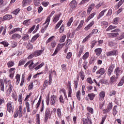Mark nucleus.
<instances>
[{
    "mask_svg": "<svg viewBox=\"0 0 124 124\" xmlns=\"http://www.w3.org/2000/svg\"><path fill=\"white\" fill-rule=\"evenodd\" d=\"M114 68H115L114 64H111L109 66L108 70V76H111V74H112V73L113 72V70H114Z\"/></svg>",
    "mask_w": 124,
    "mask_h": 124,
    "instance_id": "9d476101",
    "label": "nucleus"
},
{
    "mask_svg": "<svg viewBox=\"0 0 124 124\" xmlns=\"http://www.w3.org/2000/svg\"><path fill=\"white\" fill-rule=\"evenodd\" d=\"M119 31L118 29L113 30L111 31L112 33H108V35L109 37H116L119 35L118 31Z\"/></svg>",
    "mask_w": 124,
    "mask_h": 124,
    "instance_id": "39448f33",
    "label": "nucleus"
},
{
    "mask_svg": "<svg viewBox=\"0 0 124 124\" xmlns=\"http://www.w3.org/2000/svg\"><path fill=\"white\" fill-rule=\"evenodd\" d=\"M107 11V9H105L103 11H102L99 14L98 17H97V19H99L103 15H104V14Z\"/></svg>",
    "mask_w": 124,
    "mask_h": 124,
    "instance_id": "bb28decb",
    "label": "nucleus"
},
{
    "mask_svg": "<svg viewBox=\"0 0 124 124\" xmlns=\"http://www.w3.org/2000/svg\"><path fill=\"white\" fill-rule=\"evenodd\" d=\"M119 20H120V18L116 17L113 19V24H118V22H119Z\"/></svg>",
    "mask_w": 124,
    "mask_h": 124,
    "instance_id": "338daca9",
    "label": "nucleus"
},
{
    "mask_svg": "<svg viewBox=\"0 0 124 124\" xmlns=\"http://www.w3.org/2000/svg\"><path fill=\"white\" fill-rule=\"evenodd\" d=\"M55 14V11H53L49 15V16L46 18V22H45V24H47V23H50V20L51 19V17L53 16V15Z\"/></svg>",
    "mask_w": 124,
    "mask_h": 124,
    "instance_id": "6ab92c4d",
    "label": "nucleus"
},
{
    "mask_svg": "<svg viewBox=\"0 0 124 124\" xmlns=\"http://www.w3.org/2000/svg\"><path fill=\"white\" fill-rule=\"evenodd\" d=\"M62 20H61L56 25V27H55V30H58V29H59V28H60V26H61V25H62Z\"/></svg>",
    "mask_w": 124,
    "mask_h": 124,
    "instance_id": "a18cd8bd",
    "label": "nucleus"
},
{
    "mask_svg": "<svg viewBox=\"0 0 124 124\" xmlns=\"http://www.w3.org/2000/svg\"><path fill=\"white\" fill-rule=\"evenodd\" d=\"M117 55H118V51L117 50L109 51L107 53V55L108 57H112V56H117Z\"/></svg>",
    "mask_w": 124,
    "mask_h": 124,
    "instance_id": "f8f14e48",
    "label": "nucleus"
},
{
    "mask_svg": "<svg viewBox=\"0 0 124 124\" xmlns=\"http://www.w3.org/2000/svg\"><path fill=\"white\" fill-rule=\"evenodd\" d=\"M94 6H95V4H94V3H92L90 5V6L89 7L87 10V14H88V15H90L92 10L93 9V8H94Z\"/></svg>",
    "mask_w": 124,
    "mask_h": 124,
    "instance_id": "a211bd4d",
    "label": "nucleus"
},
{
    "mask_svg": "<svg viewBox=\"0 0 124 124\" xmlns=\"http://www.w3.org/2000/svg\"><path fill=\"white\" fill-rule=\"evenodd\" d=\"M57 102V96L55 95L50 96V104L53 106H55V103Z\"/></svg>",
    "mask_w": 124,
    "mask_h": 124,
    "instance_id": "1a4fd4ad",
    "label": "nucleus"
},
{
    "mask_svg": "<svg viewBox=\"0 0 124 124\" xmlns=\"http://www.w3.org/2000/svg\"><path fill=\"white\" fill-rule=\"evenodd\" d=\"M21 10L19 8L16 9L14 12H12L13 14H14L15 15H17L19 12H20V11Z\"/></svg>",
    "mask_w": 124,
    "mask_h": 124,
    "instance_id": "4d7b16f0",
    "label": "nucleus"
},
{
    "mask_svg": "<svg viewBox=\"0 0 124 124\" xmlns=\"http://www.w3.org/2000/svg\"><path fill=\"white\" fill-rule=\"evenodd\" d=\"M95 14H96V13H93L91 15H90L87 18L86 22H89V21L91 19H93V18L94 17V15H95Z\"/></svg>",
    "mask_w": 124,
    "mask_h": 124,
    "instance_id": "7c9ffc66",
    "label": "nucleus"
},
{
    "mask_svg": "<svg viewBox=\"0 0 124 124\" xmlns=\"http://www.w3.org/2000/svg\"><path fill=\"white\" fill-rule=\"evenodd\" d=\"M14 30V32H16L17 31H20V32H22V31L23 29L20 28H16Z\"/></svg>",
    "mask_w": 124,
    "mask_h": 124,
    "instance_id": "603ef678",
    "label": "nucleus"
},
{
    "mask_svg": "<svg viewBox=\"0 0 124 124\" xmlns=\"http://www.w3.org/2000/svg\"><path fill=\"white\" fill-rule=\"evenodd\" d=\"M49 22H47L46 24H45V23H44V24H43L44 27H42V28L41 30V32H42V33H44V32H45V31H46V30H47V28H48V26H49Z\"/></svg>",
    "mask_w": 124,
    "mask_h": 124,
    "instance_id": "4468645a",
    "label": "nucleus"
},
{
    "mask_svg": "<svg viewBox=\"0 0 124 124\" xmlns=\"http://www.w3.org/2000/svg\"><path fill=\"white\" fill-rule=\"evenodd\" d=\"M86 81L87 83H89V84L93 83V80L92 79V78H87Z\"/></svg>",
    "mask_w": 124,
    "mask_h": 124,
    "instance_id": "bf43d9fd",
    "label": "nucleus"
},
{
    "mask_svg": "<svg viewBox=\"0 0 124 124\" xmlns=\"http://www.w3.org/2000/svg\"><path fill=\"white\" fill-rule=\"evenodd\" d=\"M77 4H78V2L76 0H72L69 3V6L70 7V12H73V11L76 9L77 7Z\"/></svg>",
    "mask_w": 124,
    "mask_h": 124,
    "instance_id": "f03ea898",
    "label": "nucleus"
},
{
    "mask_svg": "<svg viewBox=\"0 0 124 124\" xmlns=\"http://www.w3.org/2000/svg\"><path fill=\"white\" fill-rule=\"evenodd\" d=\"M15 68H11L9 69V72L10 73L9 77L11 78V79H13V77H14V74H15Z\"/></svg>",
    "mask_w": 124,
    "mask_h": 124,
    "instance_id": "9b49d317",
    "label": "nucleus"
},
{
    "mask_svg": "<svg viewBox=\"0 0 124 124\" xmlns=\"http://www.w3.org/2000/svg\"><path fill=\"white\" fill-rule=\"evenodd\" d=\"M124 0H121L117 5V8H119L120 6H121V5H122V4L124 3Z\"/></svg>",
    "mask_w": 124,
    "mask_h": 124,
    "instance_id": "e2e57ef3",
    "label": "nucleus"
},
{
    "mask_svg": "<svg viewBox=\"0 0 124 124\" xmlns=\"http://www.w3.org/2000/svg\"><path fill=\"white\" fill-rule=\"evenodd\" d=\"M12 97H13V98L14 99H15V101H16L17 100V96H16V93H12Z\"/></svg>",
    "mask_w": 124,
    "mask_h": 124,
    "instance_id": "0e129e2a",
    "label": "nucleus"
},
{
    "mask_svg": "<svg viewBox=\"0 0 124 124\" xmlns=\"http://www.w3.org/2000/svg\"><path fill=\"white\" fill-rule=\"evenodd\" d=\"M44 65V62L41 63L40 65H38L37 67H36L34 69L35 70H38V69H40V68H41L42 66Z\"/></svg>",
    "mask_w": 124,
    "mask_h": 124,
    "instance_id": "09e8293b",
    "label": "nucleus"
},
{
    "mask_svg": "<svg viewBox=\"0 0 124 124\" xmlns=\"http://www.w3.org/2000/svg\"><path fill=\"white\" fill-rule=\"evenodd\" d=\"M66 38V35H64V36H62V38L60 40V42H61V43H62V42H64Z\"/></svg>",
    "mask_w": 124,
    "mask_h": 124,
    "instance_id": "5fc2aeb1",
    "label": "nucleus"
},
{
    "mask_svg": "<svg viewBox=\"0 0 124 124\" xmlns=\"http://www.w3.org/2000/svg\"><path fill=\"white\" fill-rule=\"evenodd\" d=\"M26 109L27 112H31V108H30V103H29V102H26Z\"/></svg>",
    "mask_w": 124,
    "mask_h": 124,
    "instance_id": "8fccbe9b",
    "label": "nucleus"
},
{
    "mask_svg": "<svg viewBox=\"0 0 124 124\" xmlns=\"http://www.w3.org/2000/svg\"><path fill=\"white\" fill-rule=\"evenodd\" d=\"M114 73L116 76L119 78V76H120V75L123 73V71L122 70L121 68L117 67L114 70Z\"/></svg>",
    "mask_w": 124,
    "mask_h": 124,
    "instance_id": "6e6552de",
    "label": "nucleus"
},
{
    "mask_svg": "<svg viewBox=\"0 0 124 124\" xmlns=\"http://www.w3.org/2000/svg\"><path fill=\"white\" fill-rule=\"evenodd\" d=\"M45 50V47H43L41 48V50H35L34 52V57H38V56H40V55L44 52Z\"/></svg>",
    "mask_w": 124,
    "mask_h": 124,
    "instance_id": "423d86ee",
    "label": "nucleus"
},
{
    "mask_svg": "<svg viewBox=\"0 0 124 124\" xmlns=\"http://www.w3.org/2000/svg\"><path fill=\"white\" fill-rule=\"evenodd\" d=\"M72 22H73V17H71L69 19V21L67 23V27H70V26H71V24H72Z\"/></svg>",
    "mask_w": 124,
    "mask_h": 124,
    "instance_id": "79ce46f5",
    "label": "nucleus"
},
{
    "mask_svg": "<svg viewBox=\"0 0 124 124\" xmlns=\"http://www.w3.org/2000/svg\"><path fill=\"white\" fill-rule=\"evenodd\" d=\"M21 78V76L17 74L16 76V85H19V83L20 82V78Z\"/></svg>",
    "mask_w": 124,
    "mask_h": 124,
    "instance_id": "c756f323",
    "label": "nucleus"
},
{
    "mask_svg": "<svg viewBox=\"0 0 124 124\" xmlns=\"http://www.w3.org/2000/svg\"><path fill=\"white\" fill-rule=\"evenodd\" d=\"M39 37V33H37V34L34 35L31 39V42L33 43L36 39H37Z\"/></svg>",
    "mask_w": 124,
    "mask_h": 124,
    "instance_id": "cd10ccee",
    "label": "nucleus"
},
{
    "mask_svg": "<svg viewBox=\"0 0 124 124\" xmlns=\"http://www.w3.org/2000/svg\"><path fill=\"white\" fill-rule=\"evenodd\" d=\"M94 52L96 53V56H100V54H101V52H102V49L101 48H96L94 50Z\"/></svg>",
    "mask_w": 124,
    "mask_h": 124,
    "instance_id": "5701e85b",
    "label": "nucleus"
},
{
    "mask_svg": "<svg viewBox=\"0 0 124 124\" xmlns=\"http://www.w3.org/2000/svg\"><path fill=\"white\" fill-rule=\"evenodd\" d=\"M51 111H50V108H47L45 111V119L44 122L47 123L48 122V119L51 118Z\"/></svg>",
    "mask_w": 124,
    "mask_h": 124,
    "instance_id": "7ed1b4c3",
    "label": "nucleus"
},
{
    "mask_svg": "<svg viewBox=\"0 0 124 124\" xmlns=\"http://www.w3.org/2000/svg\"><path fill=\"white\" fill-rule=\"evenodd\" d=\"M15 63L13 61H9L7 62V66L8 67L10 68V67H12V66H14Z\"/></svg>",
    "mask_w": 124,
    "mask_h": 124,
    "instance_id": "2f4dec72",
    "label": "nucleus"
},
{
    "mask_svg": "<svg viewBox=\"0 0 124 124\" xmlns=\"http://www.w3.org/2000/svg\"><path fill=\"white\" fill-rule=\"evenodd\" d=\"M13 89V86L12 85L10 84L9 86V88L7 91V94L9 95L10 93H11V92H12V90Z\"/></svg>",
    "mask_w": 124,
    "mask_h": 124,
    "instance_id": "393cba45",
    "label": "nucleus"
},
{
    "mask_svg": "<svg viewBox=\"0 0 124 124\" xmlns=\"http://www.w3.org/2000/svg\"><path fill=\"white\" fill-rule=\"evenodd\" d=\"M25 63H26V61H25L23 60H21L19 62L18 66H21V65L25 64Z\"/></svg>",
    "mask_w": 124,
    "mask_h": 124,
    "instance_id": "864d4df0",
    "label": "nucleus"
},
{
    "mask_svg": "<svg viewBox=\"0 0 124 124\" xmlns=\"http://www.w3.org/2000/svg\"><path fill=\"white\" fill-rule=\"evenodd\" d=\"M92 35V34L90 33L89 34L88 36H87L82 41V43H85V42H86V41H87L88 39H89V38H91V36Z\"/></svg>",
    "mask_w": 124,
    "mask_h": 124,
    "instance_id": "37998d69",
    "label": "nucleus"
},
{
    "mask_svg": "<svg viewBox=\"0 0 124 124\" xmlns=\"http://www.w3.org/2000/svg\"><path fill=\"white\" fill-rule=\"evenodd\" d=\"M89 52H86L83 56L82 57V59L83 60H84V61H85V60H87V59H88V58H89Z\"/></svg>",
    "mask_w": 124,
    "mask_h": 124,
    "instance_id": "e433bc0d",
    "label": "nucleus"
},
{
    "mask_svg": "<svg viewBox=\"0 0 124 124\" xmlns=\"http://www.w3.org/2000/svg\"><path fill=\"white\" fill-rule=\"evenodd\" d=\"M119 78L117 77V76L113 75L110 78L109 80V83L111 84V85H112L114 82H117V79H118Z\"/></svg>",
    "mask_w": 124,
    "mask_h": 124,
    "instance_id": "ddd939ff",
    "label": "nucleus"
},
{
    "mask_svg": "<svg viewBox=\"0 0 124 124\" xmlns=\"http://www.w3.org/2000/svg\"><path fill=\"white\" fill-rule=\"evenodd\" d=\"M83 52H84V46H81L79 48V51L78 55V58H80V57H81V55H82L83 54Z\"/></svg>",
    "mask_w": 124,
    "mask_h": 124,
    "instance_id": "473e14b6",
    "label": "nucleus"
},
{
    "mask_svg": "<svg viewBox=\"0 0 124 124\" xmlns=\"http://www.w3.org/2000/svg\"><path fill=\"white\" fill-rule=\"evenodd\" d=\"M94 24V21H92L91 23H90L87 26H86L84 30L85 31H89L93 26Z\"/></svg>",
    "mask_w": 124,
    "mask_h": 124,
    "instance_id": "412c9836",
    "label": "nucleus"
},
{
    "mask_svg": "<svg viewBox=\"0 0 124 124\" xmlns=\"http://www.w3.org/2000/svg\"><path fill=\"white\" fill-rule=\"evenodd\" d=\"M81 94V92L80 91H78L77 92V97L78 100H80V94Z\"/></svg>",
    "mask_w": 124,
    "mask_h": 124,
    "instance_id": "774afa93",
    "label": "nucleus"
},
{
    "mask_svg": "<svg viewBox=\"0 0 124 124\" xmlns=\"http://www.w3.org/2000/svg\"><path fill=\"white\" fill-rule=\"evenodd\" d=\"M36 123L37 124H40V118L39 114L36 115Z\"/></svg>",
    "mask_w": 124,
    "mask_h": 124,
    "instance_id": "6e6d98bb",
    "label": "nucleus"
},
{
    "mask_svg": "<svg viewBox=\"0 0 124 124\" xmlns=\"http://www.w3.org/2000/svg\"><path fill=\"white\" fill-rule=\"evenodd\" d=\"M30 21H31V19L24 20L23 22L24 26H29L30 24H31V22Z\"/></svg>",
    "mask_w": 124,
    "mask_h": 124,
    "instance_id": "58836bf2",
    "label": "nucleus"
},
{
    "mask_svg": "<svg viewBox=\"0 0 124 124\" xmlns=\"http://www.w3.org/2000/svg\"><path fill=\"white\" fill-rule=\"evenodd\" d=\"M104 73H105V69L103 68H100L96 72V74H99V75H103Z\"/></svg>",
    "mask_w": 124,
    "mask_h": 124,
    "instance_id": "aec40b11",
    "label": "nucleus"
},
{
    "mask_svg": "<svg viewBox=\"0 0 124 124\" xmlns=\"http://www.w3.org/2000/svg\"><path fill=\"white\" fill-rule=\"evenodd\" d=\"M31 2V0H23V6H26L28 4H30Z\"/></svg>",
    "mask_w": 124,
    "mask_h": 124,
    "instance_id": "72a5a7b5",
    "label": "nucleus"
},
{
    "mask_svg": "<svg viewBox=\"0 0 124 124\" xmlns=\"http://www.w3.org/2000/svg\"><path fill=\"white\" fill-rule=\"evenodd\" d=\"M58 20H60V16L59 15H56L55 16L54 18H53V21L54 23H57L58 21Z\"/></svg>",
    "mask_w": 124,
    "mask_h": 124,
    "instance_id": "ea45409f",
    "label": "nucleus"
},
{
    "mask_svg": "<svg viewBox=\"0 0 124 124\" xmlns=\"http://www.w3.org/2000/svg\"><path fill=\"white\" fill-rule=\"evenodd\" d=\"M7 109L8 112H9V113L13 112V110H14V107L12 106V103L8 102L7 104Z\"/></svg>",
    "mask_w": 124,
    "mask_h": 124,
    "instance_id": "0eeeda50",
    "label": "nucleus"
},
{
    "mask_svg": "<svg viewBox=\"0 0 124 124\" xmlns=\"http://www.w3.org/2000/svg\"><path fill=\"white\" fill-rule=\"evenodd\" d=\"M0 91L2 92H4V83H3V81H0Z\"/></svg>",
    "mask_w": 124,
    "mask_h": 124,
    "instance_id": "c03bdc74",
    "label": "nucleus"
},
{
    "mask_svg": "<svg viewBox=\"0 0 124 124\" xmlns=\"http://www.w3.org/2000/svg\"><path fill=\"white\" fill-rule=\"evenodd\" d=\"M34 4L35 6H38L40 4V0H33Z\"/></svg>",
    "mask_w": 124,
    "mask_h": 124,
    "instance_id": "3c124183",
    "label": "nucleus"
},
{
    "mask_svg": "<svg viewBox=\"0 0 124 124\" xmlns=\"http://www.w3.org/2000/svg\"><path fill=\"white\" fill-rule=\"evenodd\" d=\"M83 124H92V120L89 119L88 117L86 118L82 119Z\"/></svg>",
    "mask_w": 124,
    "mask_h": 124,
    "instance_id": "2eb2a0df",
    "label": "nucleus"
},
{
    "mask_svg": "<svg viewBox=\"0 0 124 124\" xmlns=\"http://www.w3.org/2000/svg\"><path fill=\"white\" fill-rule=\"evenodd\" d=\"M88 96L89 97L91 100H93L94 97H95V94H94L93 93H89Z\"/></svg>",
    "mask_w": 124,
    "mask_h": 124,
    "instance_id": "f704fd0d",
    "label": "nucleus"
},
{
    "mask_svg": "<svg viewBox=\"0 0 124 124\" xmlns=\"http://www.w3.org/2000/svg\"><path fill=\"white\" fill-rule=\"evenodd\" d=\"M84 20L80 21V22L79 25L76 29V31H79V30L82 28V27H83V25H84Z\"/></svg>",
    "mask_w": 124,
    "mask_h": 124,
    "instance_id": "a878e982",
    "label": "nucleus"
},
{
    "mask_svg": "<svg viewBox=\"0 0 124 124\" xmlns=\"http://www.w3.org/2000/svg\"><path fill=\"white\" fill-rule=\"evenodd\" d=\"M79 75L80 76V78L82 80H84V79H85V74H84V72H80L79 73Z\"/></svg>",
    "mask_w": 124,
    "mask_h": 124,
    "instance_id": "13d9d810",
    "label": "nucleus"
},
{
    "mask_svg": "<svg viewBox=\"0 0 124 124\" xmlns=\"http://www.w3.org/2000/svg\"><path fill=\"white\" fill-rule=\"evenodd\" d=\"M116 28H117V26H113L112 25H110L108 28L106 30V31H109L114 30V29H116Z\"/></svg>",
    "mask_w": 124,
    "mask_h": 124,
    "instance_id": "49530a36",
    "label": "nucleus"
},
{
    "mask_svg": "<svg viewBox=\"0 0 124 124\" xmlns=\"http://www.w3.org/2000/svg\"><path fill=\"white\" fill-rule=\"evenodd\" d=\"M112 110H113V116H115L116 115H117L118 113V106H115L113 107Z\"/></svg>",
    "mask_w": 124,
    "mask_h": 124,
    "instance_id": "c85d7f7f",
    "label": "nucleus"
},
{
    "mask_svg": "<svg viewBox=\"0 0 124 124\" xmlns=\"http://www.w3.org/2000/svg\"><path fill=\"white\" fill-rule=\"evenodd\" d=\"M105 97V92L104 91H101L99 93L100 101H103Z\"/></svg>",
    "mask_w": 124,
    "mask_h": 124,
    "instance_id": "f3484780",
    "label": "nucleus"
},
{
    "mask_svg": "<svg viewBox=\"0 0 124 124\" xmlns=\"http://www.w3.org/2000/svg\"><path fill=\"white\" fill-rule=\"evenodd\" d=\"M64 46V44H59L54 52V53L52 55V56H55V55H57L58 53H59V51L60 50H62V47Z\"/></svg>",
    "mask_w": 124,
    "mask_h": 124,
    "instance_id": "20e7f679",
    "label": "nucleus"
},
{
    "mask_svg": "<svg viewBox=\"0 0 124 124\" xmlns=\"http://www.w3.org/2000/svg\"><path fill=\"white\" fill-rule=\"evenodd\" d=\"M30 39V37L29 36V34H23V36L22 37V39L24 41H28L29 39Z\"/></svg>",
    "mask_w": 124,
    "mask_h": 124,
    "instance_id": "b1692460",
    "label": "nucleus"
},
{
    "mask_svg": "<svg viewBox=\"0 0 124 124\" xmlns=\"http://www.w3.org/2000/svg\"><path fill=\"white\" fill-rule=\"evenodd\" d=\"M23 114V108L22 105H20L18 107V109H16L14 113V118H22V114Z\"/></svg>",
    "mask_w": 124,
    "mask_h": 124,
    "instance_id": "f257e3e1",
    "label": "nucleus"
},
{
    "mask_svg": "<svg viewBox=\"0 0 124 124\" xmlns=\"http://www.w3.org/2000/svg\"><path fill=\"white\" fill-rule=\"evenodd\" d=\"M43 111H44V100H42L40 112H43Z\"/></svg>",
    "mask_w": 124,
    "mask_h": 124,
    "instance_id": "680f3d73",
    "label": "nucleus"
},
{
    "mask_svg": "<svg viewBox=\"0 0 124 124\" xmlns=\"http://www.w3.org/2000/svg\"><path fill=\"white\" fill-rule=\"evenodd\" d=\"M21 38V35L18 33H15L12 35L11 39L14 40H17V39H20Z\"/></svg>",
    "mask_w": 124,
    "mask_h": 124,
    "instance_id": "dca6fc26",
    "label": "nucleus"
},
{
    "mask_svg": "<svg viewBox=\"0 0 124 124\" xmlns=\"http://www.w3.org/2000/svg\"><path fill=\"white\" fill-rule=\"evenodd\" d=\"M112 108H113V104H112V103H110L107 107V108L111 111V110H112Z\"/></svg>",
    "mask_w": 124,
    "mask_h": 124,
    "instance_id": "69168bd1",
    "label": "nucleus"
},
{
    "mask_svg": "<svg viewBox=\"0 0 124 124\" xmlns=\"http://www.w3.org/2000/svg\"><path fill=\"white\" fill-rule=\"evenodd\" d=\"M124 38V33L123 32L121 33V35H120L119 36H118L116 38V40H117V41L122 40V39H123Z\"/></svg>",
    "mask_w": 124,
    "mask_h": 124,
    "instance_id": "4c0bfd02",
    "label": "nucleus"
},
{
    "mask_svg": "<svg viewBox=\"0 0 124 124\" xmlns=\"http://www.w3.org/2000/svg\"><path fill=\"white\" fill-rule=\"evenodd\" d=\"M11 19H12V15H6L3 17V21L11 20Z\"/></svg>",
    "mask_w": 124,
    "mask_h": 124,
    "instance_id": "4be33fe9",
    "label": "nucleus"
},
{
    "mask_svg": "<svg viewBox=\"0 0 124 124\" xmlns=\"http://www.w3.org/2000/svg\"><path fill=\"white\" fill-rule=\"evenodd\" d=\"M42 100V98H41V96L39 99V101H38L37 103L35 106L36 109H38V108H39V106H40V104L41 103Z\"/></svg>",
    "mask_w": 124,
    "mask_h": 124,
    "instance_id": "c9c22d12",
    "label": "nucleus"
},
{
    "mask_svg": "<svg viewBox=\"0 0 124 124\" xmlns=\"http://www.w3.org/2000/svg\"><path fill=\"white\" fill-rule=\"evenodd\" d=\"M1 44L3 45L4 47H8L9 44L7 42V41H3L0 43Z\"/></svg>",
    "mask_w": 124,
    "mask_h": 124,
    "instance_id": "a19ab883",
    "label": "nucleus"
},
{
    "mask_svg": "<svg viewBox=\"0 0 124 124\" xmlns=\"http://www.w3.org/2000/svg\"><path fill=\"white\" fill-rule=\"evenodd\" d=\"M23 101V97H22V93H20L18 96V102L19 104H22Z\"/></svg>",
    "mask_w": 124,
    "mask_h": 124,
    "instance_id": "de8ad7c7",
    "label": "nucleus"
},
{
    "mask_svg": "<svg viewBox=\"0 0 124 124\" xmlns=\"http://www.w3.org/2000/svg\"><path fill=\"white\" fill-rule=\"evenodd\" d=\"M72 56V53H71V52H70L67 54V56H66V58L68 60H69V59H70V58H71Z\"/></svg>",
    "mask_w": 124,
    "mask_h": 124,
    "instance_id": "052dcab7",
    "label": "nucleus"
}]
</instances>
